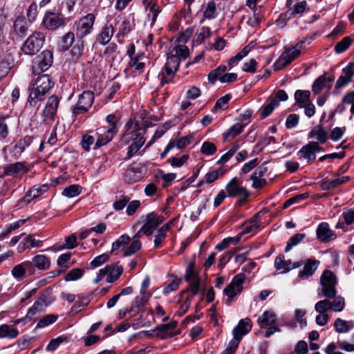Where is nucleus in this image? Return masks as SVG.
I'll use <instances>...</instances> for the list:
<instances>
[{
	"mask_svg": "<svg viewBox=\"0 0 354 354\" xmlns=\"http://www.w3.org/2000/svg\"><path fill=\"white\" fill-rule=\"evenodd\" d=\"M53 62V53L50 50H44L39 57H37V64L39 68L42 71H47L52 65Z\"/></svg>",
	"mask_w": 354,
	"mask_h": 354,
	"instance_id": "24",
	"label": "nucleus"
},
{
	"mask_svg": "<svg viewBox=\"0 0 354 354\" xmlns=\"http://www.w3.org/2000/svg\"><path fill=\"white\" fill-rule=\"evenodd\" d=\"M334 300L330 301L331 309L335 312H341L345 306L344 298L342 296L333 297Z\"/></svg>",
	"mask_w": 354,
	"mask_h": 354,
	"instance_id": "47",
	"label": "nucleus"
},
{
	"mask_svg": "<svg viewBox=\"0 0 354 354\" xmlns=\"http://www.w3.org/2000/svg\"><path fill=\"white\" fill-rule=\"evenodd\" d=\"M46 94L34 86L30 90L28 102L31 106L38 107L39 106V102L44 100Z\"/></svg>",
	"mask_w": 354,
	"mask_h": 354,
	"instance_id": "29",
	"label": "nucleus"
},
{
	"mask_svg": "<svg viewBox=\"0 0 354 354\" xmlns=\"http://www.w3.org/2000/svg\"><path fill=\"white\" fill-rule=\"evenodd\" d=\"M94 101L93 93L89 91H84L79 96L76 104L73 106L72 111L75 115L84 113L91 107Z\"/></svg>",
	"mask_w": 354,
	"mask_h": 354,
	"instance_id": "7",
	"label": "nucleus"
},
{
	"mask_svg": "<svg viewBox=\"0 0 354 354\" xmlns=\"http://www.w3.org/2000/svg\"><path fill=\"white\" fill-rule=\"evenodd\" d=\"M28 24L24 16L19 15L16 17L13 23V30L16 35L24 38L28 34Z\"/></svg>",
	"mask_w": 354,
	"mask_h": 354,
	"instance_id": "22",
	"label": "nucleus"
},
{
	"mask_svg": "<svg viewBox=\"0 0 354 354\" xmlns=\"http://www.w3.org/2000/svg\"><path fill=\"white\" fill-rule=\"evenodd\" d=\"M24 246L27 248H39L42 246V241L35 239L33 236L29 235L25 239Z\"/></svg>",
	"mask_w": 354,
	"mask_h": 354,
	"instance_id": "63",
	"label": "nucleus"
},
{
	"mask_svg": "<svg viewBox=\"0 0 354 354\" xmlns=\"http://www.w3.org/2000/svg\"><path fill=\"white\" fill-rule=\"evenodd\" d=\"M261 327L271 326L276 322V315L273 312L265 311L257 319Z\"/></svg>",
	"mask_w": 354,
	"mask_h": 354,
	"instance_id": "35",
	"label": "nucleus"
},
{
	"mask_svg": "<svg viewBox=\"0 0 354 354\" xmlns=\"http://www.w3.org/2000/svg\"><path fill=\"white\" fill-rule=\"evenodd\" d=\"M333 326L337 333H345L353 327L354 323L351 321L348 322L341 318H337L335 319Z\"/></svg>",
	"mask_w": 354,
	"mask_h": 354,
	"instance_id": "32",
	"label": "nucleus"
},
{
	"mask_svg": "<svg viewBox=\"0 0 354 354\" xmlns=\"http://www.w3.org/2000/svg\"><path fill=\"white\" fill-rule=\"evenodd\" d=\"M95 138L90 135H84L82 137L81 145L86 151H89L91 146L94 144Z\"/></svg>",
	"mask_w": 354,
	"mask_h": 354,
	"instance_id": "60",
	"label": "nucleus"
},
{
	"mask_svg": "<svg viewBox=\"0 0 354 354\" xmlns=\"http://www.w3.org/2000/svg\"><path fill=\"white\" fill-rule=\"evenodd\" d=\"M188 155H183L180 158H172L168 160L171 165L174 167H180L188 160Z\"/></svg>",
	"mask_w": 354,
	"mask_h": 354,
	"instance_id": "62",
	"label": "nucleus"
},
{
	"mask_svg": "<svg viewBox=\"0 0 354 354\" xmlns=\"http://www.w3.org/2000/svg\"><path fill=\"white\" fill-rule=\"evenodd\" d=\"M171 229L169 223H166L162 225L157 232V234L155 236L153 241L154 247L158 248L161 247L162 242L165 240L167 236V233Z\"/></svg>",
	"mask_w": 354,
	"mask_h": 354,
	"instance_id": "33",
	"label": "nucleus"
},
{
	"mask_svg": "<svg viewBox=\"0 0 354 354\" xmlns=\"http://www.w3.org/2000/svg\"><path fill=\"white\" fill-rule=\"evenodd\" d=\"M175 56L178 57L180 60L185 59L189 55V48L185 45H178L174 46L170 51Z\"/></svg>",
	"mask_w": 354,
	"mask_h": 354,
	"instance_id": "40",
	"label": "nucleus"
},
{
	"mask_svg": "<svg viewBox=\"0 0 354 354\" xmlns=\"http://www.w3.org/2000/svg\"><path fill=\"white\" fill-rule=\"evenodd\" d=\"M351 44V39L349 37H344L342 41H340L335 45V52L337 53H342L344 52L349 47Z\"/></svg>",
	"mask_w": 354,
	"mask_h": 354,
	"instance_id": "51",
	"label": "nucleus"
},
{
	"mask_svg": "<svg viewBox=\"0 0 354 354\" xmlns=\"http://www.w3.org/2000/svg\"><path fill=\"white\" fill-rule=\"evenodd\" d=\"M84 49V42L80 39L72 48L71 53L73 57L78 58L82 56Z\"/></svg>",
	"mask_w": 354,
	"mask_h": 354,
	"instance_id": "52",
	"label": "nucleus"
},
{
	"mask_svg": "<svg viewBox=\"0 0 354 354\" xmlns=\"http://www.w3.org/2000/svg\"><path fill=\"white\" fill-rule=\"evenodd\" d=\"M32 140L33 137L30 136H26L18 140L10 149L12 156L15 159L19 158L25 149L31 145Z\"/></svg>",
	"mask_w": 354,
	"mask_h": 354,
	"instance_id": "15",
	"label": "nucleus"
},
{
	"mask_svg": "<svg viewBox=\"0 0 354 354\" xmlns=\"http://www.w3.org/2000/svg\"><path fill=\"white\" fill-rule=\"evenodd\" d=\"M308 138H315L320 143H325L328 138V133L322 124L313 127L308 135Z\"/></svg>",
	"mask_w": 354,
	"mask_h": 354,
	"instance_id": "26",
	"label": "nucleus"
},
{
	"mask_svg": "<svg viewBox=\"0 0 354 354\" xmlns=\"http://www.w3.org/2000/svg\"><path fill=\"white\" fill-rule=\"evenodd\" d=\"M34 86L41 91L47 93L53 87L54 83L48 75H42L37 78Z\"/></svg>",
	"mask_w": 354,
	"mask_h": 354,
	"instance_id": "28",
	"label": "nucleus"
},
{
	"mask_svg": "<svg viewBox=\"0 0 354 354\" xmlns=\"http://www.w3.org/2000/svg\"><path fill=\"white\" fill-rule=\"evenodd\" d=\"M68 338L66 336H59L57 338L53 339L50 341L46 346V350L48 352L55 351L59 346L63 342H67Z\"/></svg>",
	"mask_w": 354,
	"mask_h": 354,
	"instance_id": "45",
	"label": "nucleus"
},
{
	"mask_svg": "<svg viewBox=\"0 0 354 354\" xmlns=\"http://www.w3.org/2000/svg\"><path fill=\"white\" fill-rule=\"evenodd\" d=\"M229 197L241 196V201H245L248 196V192L241 187L236 178H232L225 186Z\"/></svg>",
	"mask_w": 354,
	"mask_h": 354,
	"instance_id": "13",
	"label": "nucleus"
},
{
	"mask_svg": "<svg viewBox=\"0 0 354 354\" xmlns=\"http://www.w3.org/2000/svg\"><path fill=\"white\" fill-rule=\"evenodd\" d=\"M180 63V58L175 56L171 53L168 54L167 62L161 72V82L162 84L168 83L171 80L174 74L178 69Z\"/></svg>",
	"mask_w": 354,
	"mask_h": 354,
	"instance_id": "4",
	"label": "nucleus"
},
{
	"mask_svg": "<svg viewBox=\"0 0 354 354\" xmlns=\"http://www.w3.org/2000/svg\"><path fill=\"white\" fill-rule=\"evenodd\" d=\"M141 178L140 172L135 171L133 168L128 169L125 172V179L129 183L138 181Z\"/></svg>",
	"mask_w": 354,
	"mask_h": 354,
	"instance_id": "50",
	"label": "nucleus"
},
{
	"mask_svg": "<svg viewBox=\"0 0 354 354\" xmlns=\"http://www.w3.org/2000/svg\"><path fill=\"white\" fill-rule=\"evenodd\" d=\"M354 76V62H350L342 69V75L337 79L335 88L339 89L351 82Z\"/></svg>",
	"mask_w": 354,
	"mask_h": 354,
	"instance_id": "17",
	"label": "nucleus"
},
{
	"mask_svg": "<svg viewBox=\"0 0 354 354\" xmlns=\"http://www.w3.org/2000/svg\"><path fill=\"white\" fill-rule=\"evenodd\" d=\"M315 309L319 313H326L327 310L331 309L330 301L327 298L317 302Z\"/></svg>",
	"mask_w": 354,
	"mask_h": 354,
	"instance_id": "46",
	"label": "nucleus"
},
{
	"mask_svg": "<svg viewBox=\"0 0 354 354\" xmlns=\"http://www.w3.org/2000/svg\"><path fill=\"white\" fill-rule=\"evenodd\" d=\"M300 159H305L308 164H311L316 158V153L311 142L303 146L298 151Z\"/></svg>",
	"mask_w": 354,
	"mask_h": 354,
	"instance_id": "25",
	"label": "nucleus"
},
{
	"mask_svg": "<svg viewBox=\"0 0 354 354\" xmlns=\"http://www.w3.org/2000/svg\"><path fill=\"white\" fill-rule=\"evenodd\" d=\"M245 127L244 124L236 123L232 126L226 132L223 133L224 140H227L229 138H234L240 133H241Z\"/></svg>",
	"mask_w": 354,
	"mask_h": 354,
	"instance_id": "37",
	"label": "nucleus"
},
{
	"mask_svg": "<svg viewBox=\"0 0 354 354\" xmlns=\"http://www.w3.org/2000/svg\"><path fill=\"white\" fill-rule=\"evenodd\" d=\"M37 15V6L36 3L33 2L29 6V7L27 10V12H26L28 20L30 24L32 23L36 19Z\"/></svg>",
	"mask_w": 354,
	"mask_h": 354,
	"instance_id": "58",
	"label": "nucleus"
},
{
	"mask_svg": "<svg viewBox=\"0 0 354 354\" xmlns=\"http://www.w3.org/2000/svg\"><path fill=\"white\" fill-rule=\"evenodd\" d=\"M163 221L164 216H159L154 212H151L147 214L145 223L142 226L141 230H142L143 234L145 235L150 236Z\"/></svg>",
	"mask_w": 354,
	"mask_h": 354,
	"instance_id": "11",
	"label": "nucleus"
},
{
	"mask_svg": "<svg viewBox=\"0 0 354 354\" xmlns=\"http://www.w3.org/2000/svg\"><path fill=\"white\" fill-rule=\"evenodd\" d=\"M14 64L12 56L6 55L0 62V77L6 76L12 68Z\"/></svg>",
	"mask_w": 354,
	"mask_h": 354,
	"instance_id": "31",
	"label": "nucleus"
},
{
	"mask_svg": "<svg viewBox=\"0 0 354 354\" xmlns=\"http://www.w3.org/2000/svg\"><path fill=\"white\" fill-rule=\"evenodd\" d=\"M196 277H199V276L195 272V264L194 262H190L186 269L185 280L189 281L195 279Z\"/></svg>",
	"mask_w": 354,
	"mask_h": 354,
	"instance_id": "56",
	"label": "nucleus"
},
{
	"mask_svg": "<svg viewBox=\"0 0 354 354\" xmlns=\"http://www.w3.org/2000/svg\"><path fill=\"white\" fill-rule=\"evenodd\" d=\"M118 132V127L112 125L111 127L106 129L102 127L97 129V138L95 142V149L104 146L109 143Z\"/></svg>",
	"mask_w": 354,
	"mask_h": 354,
	"instance_id": "12",
	"label": "nucleus"
},
{
	"mask_svg": "<svg viewBox=\"0 0 354 354\" xmlns=\"http://www.w3.org/2000/svg\"><path fill=\"white\" fill-rule=\"evenodd\" d=\"M9 119V116H5L0 118V138L5 139L8 136V126L6 120Z\"/></svg>",
	"mask_w": 354,
	"mask_h": 354,
	"instance_id": "59",
	"label": "nucleus"
},
{
	"mask_svg": "<svg viewBox=\"0 0 354 354\" xmlns=\"http://www.w3.org/2000/svg\"><path fill=\"white\" fill-rule=\"evenodd\" d=\"M319 261L313 259H308L303 261L304 268L298 273V277L301 279H308L311 277L317 270Z\"/></svg>",
	"mask_w": 354,
	"mask_h": 354,
	"instance_id": "19",
	"label": "nucleus"
},
{
	"mask_svg": "<svg viewBox=\"0 0 354 354\" xmlns=\"http://www.w3.org/2000/svg\"><path fill=\"white\" fill-rule=\"evenodd\" d=\"M127 139H132L133 142L128 147L127 155L126 159L131 158L133 156H134L138 150L142 147V145L145 142V138L140 134L133 131L129 133H125L124 135V140L125 143L127 144Z\"/></svg>",
	"mask_w": 354,
	"mask_h": 354,
	"instance_id": "9",
	"label": "nucleus"
},
{
	"mask_svg": "<svg viewBox=\"0 0 354 354\" xmlns=\"http://www.w3.org/2000/svg\"><path fill=\"white\" fill-rule=\"evenodd\" d=\"M216 3L214 1H209L205 7L203 16L205 19H212L216 17Z\"/></svg>",
	"mask_w": 354,
	"mask_h": 354,
	"instance_id": "43",
	"label": "nucleus"
},
{
	"mask_svg": "<svg viewBox=\"0 0 354 354\" xmlns=\"http://www.w3.org/2000/svg\"><path fill=\"white\" fill-rule=\"evenodd\" d=\"M82 187L78 185H72L66 187L62 194L68 198H73L81 194Z\"/></svg>",
	"mask_w": 354,
	"mask_h": 354,
	"instance_id": "44",
	"label": "nucleus"
},
{
	"mask_svg": "<svg viewBox=\"0 0 354 354\" xmlns=\"http://www.w3.org/2000/svg\"><path fill=\"white\" fill-rule=\"evenodd\" d=\"M95 20V16L93 13L87 14L79 20L75 32L78 39H82L92 32Z\"/></svg>",
	"mask_w": 354,
	"mask_h": 354,
	"instance_id": "6",
	"label": "nucleus"
},
{
	"mask_svg": "<svg viewBox=\"0 0 354 354\" xmlns=\"http://www.w3.org/2000/svg\"><path fill=\"white\" fill-rule=\"evenodd\" d=\"M303 42L297 44V46L292 48L286 49L273 65L274 70L278 71L283 68L285 66L290 64L295 58H297L301 53L299 48L301 47Z\"/></svg>",
	"mask_w": 354,
	"mask_h": 354,
	"instance_id": "3",
	"label": "nucleus"
},
{
	"mask_svg": "<svg viewBox=\"0 0 354 354\" xmlns=\"http://www.w3.org/2000/svg\"><path fill=\"white\" fill-rule=\"evenodd\" d=\"M322 288L318 292L319 297H325L328 299H333L336 296L337 280L335 274L330 270H325L320 279Z\"/></svg>",
	"mask_w": 354,
	"mask_h": 354,
	"instance_id": "1",
	"label": "nucleus"
},
{
	"mask_svg": "<svg viewBox=\"0 0 354 354\" xmlns=\"http://www.w3.org/2000/svg\"><path fill=\"white\" fill-rule=\"evenodd\" d=\"M19 331L15 328L9 325L2 324L0 326V338L13 339L17 337Z\"/></svg>",
	"mask_w": 354,
	"mask_h": 354,
	"instance_id": "36",
	"label": "nucleus"
},
{
	"mask_svg": "<svg viewBox=\"0 0 354 354\" xmlns=\"http://www.w3.org/2000/svg\"><path fill=\"white\" fill-rule=\"evenodd\" d=\"M57 319L55 315H48L41 318L37 324V328H44L53 324Z\"/></svg>",
	"mask_w": 354,
	"mask_h": 354,
	"instance_id": "49",
	"label": "nucleus"
},
{
	"mask_svg": "<svg viewBox=\"0 0 354 354\" xmlns=\"http://www.w3.org/2000/svg\"><path fill=\"white\" fill-rule=\"evenodd\" d=\"M108 266H110V268L109 269V274L106 277V281L108 283H113L122 274L123 268L121 266L115 263L108 265Z\"/></svg>",
	"mask_w": 354,
	"mask_h": 354,
	"instance_id": "34",
	"label": "nucleus"
},
{
	"mask_svg": "<svg viewBox=\"0 0 354 354\" xmlns=\"http://www.w3.org/2000/svg\"><path fill=\"white\" fill-rule=\"evenodd\" d=\"M306 6H307V3L305 1H302L297 3L294 6L293 11L290 13L289 18L293 17L296 15H299V14L303 13L305 11V10H306Z\"/></svg>",
	"mask_w": 354,
	"mask_h": 354,
	"instance_id": "61",
	"label": "nucleus"
},
{
	"mask_svg": "<svg viewBox=\"0 0 354 354\" xmlns=\"http://www.w3.org/2000/svg\"><path fill=\"white\" fill-rule=\"evenodd\" d=\"M75 40V35L72 32H68L65 34L61 40L59 48L62 50L66 51L68 50Z\"/></svg>",
	"mask_w": 354,
	"mask_h": 354,
	"instance_id": "38",
	"label": "nucleus"
},
{
	"mask_svg": "<svg viewBox=\"0 0 354 354\" xmlns=\"http://www.w3.org/2000/svg\"><path fill=\"white\" fill-rule=\"evenodd\" d=\"M45 36L39 32H34L24 41L21 46L22 52L28 55H36L42 48Z\"/></svg>",
	"mask_w": 354,
	"mask_h": 354,
	"instance_id": "2",
	"label": "nucleus"
},
{
	"mask_svg": "<svg viewBox=\"0 0 354 354\" xmlns=\"http://www.w3.org/2000/svg\"><path fill=\"white\" fill-rule=\"evenodd\" d=\"M201 151L204 155L212 156L216 152V147L210 142H205L202 145Z\"/></svg>",
	"mask_w": 354,
	"mask_h": 354,
	"instance_id": "57",
	"label": "nucleus"
},
{
	"mask_svg": "<svg viewBox=\"0 0 354 354\" xmlns=\"http://www.w3.org/2000/svg\"><path fill=\"white\" fill-rule=\"evenodd\" d=\"M333 77H327L326 73H324L315 80L312 86V91L317 95L324 88L330 89L333 86Z\"/></svg>",
	"mask_w": 354,
	"mask_h": 354,
	"instance_id": "21",
	"label": "nucleus"
},
{
	"mask_svg": "<svg viewBox=\"0 0 354 354\" xmlns=\"http://www.w3.org/2000/svg\"><path fill=\"white\" fill-rule=\"evenodd\" d=\"M310 92L307 90H297L295 93V99L299 105L310 102Z\"/></svg>",
	"mask_w": 354,
	"mask_h": 354,
	"instance_id": "39",
	"label": "nucleus"
},
{
	"mask_svg": "<svg viewBox=\"0 0 354 354\" xmlns=\"http://www.w3.org/2000/svg\"><path fill=\"white\" fill-rule=\"evenodd\" d=\"M42 24L48 30H55L66 25V18L53 12H46L44 16Z\"/></svg>",
	"mask_w": 354,
	"mask_h": 354,
	"instance_id": "8",
	"label": "nucleus"
},
{
	"mask_svg": "<svg viewBox=\"0 0 354 354\" xmlns=\"http://www.w3.org/2000/svg\"><path fill=\"white\" fill-rule=\"evenodd\" d=\"M141 242L138 240L132 241L128 248L124 251V256L128 257L135 254L141 248Z\"/></svg>",
	"mask_w": 354,
	"mask_h": 354,
	"instance_id": "55",
	"label": "nucleus"
},
{
	"mask_svg": "<svg viewBox=\"0 0 354 354\" xmlns=\"http://www.w3.org/2000/svg\"><path fill=\"white\" fill-rule=\"evenodd\" d=\"M28 171V168L23 162H17L10 164L4 168V173L7 176H17L21 174H25Z\"/></svg>",
	"mask_w": 354,
	"mask_h": 354,
	"instance_id": "27",
	"label": "nucleus"
},
{
	"mask_svg": "<svg viewBox=\"0 0 354 354\" xmlns=\"http://www.w3.org/2000/svg\"><path fill=\"white\" fill-rule=\"evenodd\" d=\"M303 264V261L292 262L291 260H285V257L282 254L277 256L274 261V267L279 272L283 274L289 272L292 269L299 268Z\"/></svg>",
	"mask_w": 354,
	"mask_h": 354,
	"instance_id": "14",
	"label": "nucleus"
},
{
	"mask_svg": "<svg viewBox=\"0 0 354 354\" xmlns=\"http://www.w3.org/2000/svg\"><path fill=\"white\" fill-rule=\"evenodd\" d=\"M59 103V99L56 95H51L48 99L41 113L44 122H54Z\"/></svg>",
	"mask_w": 354,
	"mask_h": 354,
	"instance_id": "10",
	"label": "nucleus"
},
{
	"mask_svg": "<svg viewBox=\"0 0 354 354\" xmlns=\"http://www.w3.org/2000/svg\"><path fill=\"white\" fill-rule=\"evenodd\" d=\"M245 279V276L243 274H236L223 290V293L227 296L226 304L228 306L230 305L232 298L242 291Z\"/></svg>",
	"mask_w": 354,
	"mask_h": 354,
	"instance_id": "5",
	"label": "nucleus"
},
{
	"mask_svg": "<svg viewBox=\"0 0 354 354\" xmlns=\"http://www.w3.org/2000/svg\"><path fill=\"white\" fill-rule=\"evenodd\" d=\"M317 239L322 242L326 243L336 238V234L331 230L327 223H320L316 230Z\"/></svg>",
	"mask_w": 354,
	"mask_h": 354,
	"instance_id": "20",
	"label": "nucleus"
},
{
	"mask_svg": "<svg viewBox=\"0 0 354 354\" xmlns=\"http://www.w3.org/2000/svg\"><path fill=\"white\" fill-rule=\"evenodd\" d=\"M50 304V301H48L47 297L43 295L39 297L33 304V306L28 310L26 315V319L31 321L34 319L35 315L38 313H42L45 311L46 308Z\"/></svg>",
	"mask_w": 354,
	"mask_h": 354,
	"instance_id": "18",
	"label": "nucleus"
},
{
	"mask_svg": "<svg viewBox=\"0 0 354 354\" xmlns=\"http://www.w3.org/2000/svg\"><path fill=\"white\" fill-rule=\"evenodd\" d=\"M176 321H171L168 324H161L157 326L155 329L156 331L158 332V335H160L162 338L165 337V335L162 333L167 332L169 330L174 329L177 326Z\"/></svg>",
	"mask_w": 354,
	"mask_h": 354,
	"instance_id": "48",
	"label": "nucleus"
},
{
	"mask_svg": "<svg viewBox=\"0 0 354 354\" xmlns=\"http://www.w3.org/2000/svg\"><path fill=\"white\" fill-rule=\"evenodd\" d=\"M278 105L279 102L277 101V99H272L271 102L264 106L263 110L261 113V118H266L268 117Z\"/></svg>",
	"mask_w": 354,
	"mask_h": 354,
	"instance_id": "54",
	"label": "nucleus"
},
{
	"mask_svg": "<svg viewBox=\"0 0 354 354\" xmlns=\"http://www.w3.org/2000/svg\"><path fill=\"white\" fill-rule=\"evenodd\" d=\"M30 268V263H28V261H25L21 264L15 266L11 272L14 277L15 278H20L21 277L25 270H29Z\"/></svg>",
	"mask_w": 354,
	"mask_h": 354,
	"instance_id": "42",
	"label": "nucleus"
},
{
	"mask_svg": "<svg viewBox=\"0 0 354 354\" xmlns=\"http://www.w3.org/2000/svg\"><path fill=\"white\" fill-rule=\"evenodd\" d=\"M109 259V255L106 253L102 254L96 257L91 263L90 265L92 268H95L100 266L102 263L107 261Z\"/></svg>",
	"mask_w": 354,
	"mask_h": 354,
	"instance_id": "64",
	"label": "nucleus"
},
{
	"mask_svg": "<svg viewBox=\"0 0 354 354\" xmlns=\"http://www.w3.org/2000/svg\"><path fill=\"white\" fill-rule=\"evenodd\" d=\"M84 273V270L80 268H74L70 270L65 277L67 281H75L80 279Z\"/></svg>",
	"mask_w": 354,
	"mask_h": 354,
	"instance_id": "53",
	"label": "nucleus"
},
{
	"mask_svg": "<svg viewBox=\"0 0 354 354\" xmlns=\"http://www.w3.org/2000/svg\"><path fill=\"white\" fill-rule=\"evenodd\" d=\"M252 326V322L249 318L240 320L233 329L234 337L232 340H237L239 344L242 337L251 330Z\"/></svg>",
	"mask_w": 354,
	"mask_h": 354,
	"instance_id": "16",
	"label": "nucleus"
},
{
	"mask_svg": "<svg viewBox=\"0 0 354 354\" xmlns=\"http://www.w3.org/2000/svg\"><path fill=\"white\" fill-rule=\"evenodd\" d=\"M114 32V28L112 25L105 26L97 38V41L104 46L111 39Z\"/></svg>",
	"mask_w": 354,
	"mask_h": 354,
	"instance_id": "30",
	"label": "nucleus"
},
{
	"mask_svg": "<svg viewBox=\"0 0 354 354\" xmlns=\"http://www.w3.org/2000/svg\"><path fill=\"white\" fill-rule=\"evenodd\" d=\"M305 237L306 234L301 233H298L291 236L290 239L287 242V245L284 250L285 252H288L289 251H290L294 246H296L300 242H301Z\"/></svg>",
	"mask_w": 354,
	"mask_h": 354,
	"instance_id": "41",
	"label": "nucleus"
},
{
	"mask_svg": "<svg viewBox=\"0 0 354 354\" xmlns=\"http://www.w3.org/2000/svg\"><path fill=\"white\" fill-rule=\"evenodd\" d=\"M30 263V272L32 273V267H35L41 270H46L50 268V261L49 259L43 254H37L35 256L31 261H28Z\"/></svg>",
	"mask_w": 354,
	"mask_h": 354,
	"instance_id": "23",
	"label": "nucleus"
}]
</instances>
